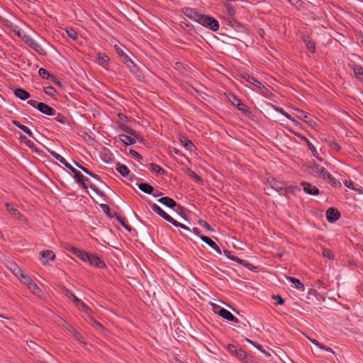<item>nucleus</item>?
<instances>
[{"instance_id":"1","label":"nucleus","mask_w":363,"mask_h":363,"mask_svg":"<svg viewBox=\"0 0 363 363\" xmlns=\"http://www.w3.org/2000/svg\"><path fill=\"white\" fill-rule=\"evenodd\" d=\"M14 31L26 45H28L35 51L41 55L45 54V51L43 48L38 42H36L31 35V34H35V33L30 28L28 27L27 30L21 28H17L15 29Z\"/></svg>"},{"instance_id":"2","label":"nucleus","mask_w":363,"mask_h":363,"mask_svg":"<svg viewBox=\"0 0 363 363\" xmlns=\"http://www.w3.org/2000/svg\"><path fill=\"white\" fill-rule=\"evenodd\" d=\"M13 274L35 296H41L42 290L33 281V280L26 274H25L19 267L14 265L11 268Z\"/></svg>"},{"instance_id":"3","label":"nucleus","mask_w":363,"mask_h":363,"mask_svg":"<svg viewBox=\"0 0 363 363\" xmlns=\"http://www.w3.org/2000/svg\"><path fill=\"white\" fill-rule=\"evenodd\" d=\"M195 21L201 26H205L213 31H217L220 27L218 21L211 16L197 15Z\"/></svg>"},{"instance_id":"4","label":"nucleus","mask_w":363,"mask_h":363,"mask_svg":"<svg viewBox=\"0 0 363 363\" xmlns=\"http://www.w3.org/2000/svg\"><path fill=\"white\" fill-rule=\"evenodd\" d=\"M311 173L314 177L322 178L323 179L330 181L333 179V177L323 167L318 164H314L311 167Z\"/></svg>"},{"instance_id":"5","label":"nucleus","mask_w":363,"mask_h":363,"mask_svg":"<svg viewBox=\"0 0 363 363\" xmlns=\"http://www.w3.org/2000/svg\"><path fill=\"white\" fill-rule=\"evenodd\" d=\"M66 249L67 251L72 252L73 255L79 258L82 262H87V259H89V253L86 252L79 250L72 245H68Z\"/></svg>"},{"instance_id":"6","label":"nucleus","mask_w":363,"mask_h":363,"mask_svg":"<svg viewBox=\"0 0 363 363\" xmlns=\"http://www.w3.org/2000/svg\"><path fill=\"white\" fill-rule=\"evenodd\" d=\"M241 77L247 82L256 86L259 89H265V86L254 77L247 73H242Z\"/></svg>"},{"instance_id":"7","label":"nucleus","mask_w":363,"mask_h":363,"mask_svg":"<svg viewBox=\"0 0 363 363\" xmlns=\"http://www.w3.org/2000/svg\"><path fill=\"white\" fill-rule=\"evenodd\" d=\"M216 308L218 309V311H216L220 316H221L223 318L229 320L233 321L235 323H238V320L237 318H235L229 311L223 308L218 306H216Z\"/></svg>"},{"instance_id":"8","label":"nucleus","mask_w":363,"mask_h":363,"mask_svg":"<svg viewBox=\"0 0 363 363\" xmlns=\"http://www.w3.org/2000/svg\"><path fill=\"white\" fill-rule=\"evenodd\" d=\"M89 259H87V262L90 265L96 267L99 269H102L106 267L105 263L96 255L93 254H89Z\"/></svg>"},{"instance_id":"9","label":"nucleus","mask_w":363,"mask_h":363,"mask_svg":"<svg viewBox=\"0 0 363 363\" xmlns=\"http://www.w3.org/2000/svg\"><path fill=\"white\" fill-rule=\"evenodd\" d=\"M150 207L152 211L160 215L162 218H163L164 220L169 222L170 223L174 220L173 218H172L169 214L164 211L162 208H160L158 205L153 203L150 206Z\"/></svg>"},{"instance_id":"10","label":"nucleus","mask_w":363,"mask_h":363,"mask_svg":"<svg viewBox=\"0 0 363 363\" xmlns=\"http://www.w3.org/2000/svg\"><path fill=\"white\" fill-rule=\"evenodd\" d=\"M340 214L338 211L330 208L326 211V218L330 223H334L339 219Z\"/></svg>"},{"instance_id":"11","label":"nucleus","mask_w":363,"mask_h":363,"mask_svg":"<svg viewBox=\"0 0 363 363\" xmlns=\"http://www.w3.org/2000/svg\"><path fill=\"white\" fill-rule=\"evenodd\" d=\"M301 186H303V191L308 194L315 196L319 194L318 189L309 183L302 182Z\"/></svg>"},{"instance_id":"12","label":"nucleus","mask_w":363,"mask_h":363,"mask_svg":"<svg viewBox=\"0 0 363 363\" xmlns=\"http://www.w3.org/2000/svg\"><path fill=\"white\" fill-rule=\"evenodd\" d=\"M38 110L48 116H54L55 113L52 108L43 102L39 103Z\"/></svg>"},{"instance_id":"13","label":"nucleus","mask_w":363,"mask_h":363,"mask_svg":"<svg viewBox=\"0 0 363 363\" xmlns=\"http://www.w3.org/2000/svg\"><path fill=\"white\" fill-rule=\"evenodd\" d=\"M200 238L203 242H204L208 246H210L212 249L216 250L218 254H220V255L221 254V250H220V247H218V245L211 238H209L208 237L205 236V235H201L200 237Z\"/></svg>"},{"instance_id":"14","label":"nucleus","mask_w":363,"mask_h":363,"mask_svg":"<svg viewBox=\"0 0 363 363\" xmlns=\"http://www.w3.org/2000/svg\"><path fill=\"white\" fill-rule=\"evenodd\" d=\"M119 140L125 145H131L136 143L135 138L126 134H120L118 135Z\"/></svg>"},{"instance_id":"15","label":"nucleus","mask_w":363,"mask_h":363,"mask_svg":"<svg viewBox=\"0 0 363 363\" xmlns=\"http://www.w3.org/2000/svg\"><path fill=\"white\" fill-rule=\"evenodd\" d=\"M230 100L231 101L232 104H233L238 108V110L243 113L247 112V108L246 105L242 103L235 96L233 95Z\"/></svg>"},{"instance_id":"16","label":"nucleus","mask_w":363,"mask_h":363,"mask_svg":"<svg viewBox=\"0 0 363 363\" xmlns=\"http://www.w3.org/2000/svg\"><path fill=\"white\" fill-rule=\"evenodd\" d=\"M40 255L42 258L45 259V260L43 261V264H46L48 261L54 260L55 258V255L52 250L41 251Z\"/></svg>"},{"instance_id":"17","label":"nucleus","mask_w":363,"mask_h":363,"mask_svg":"<svg viewBox=\"0 0 363 363\" xmlns=\"http://www.w3.org/2000/svg\"><path fill=\"white\" fill-rule=\"evenodd\" d=\"M286 279L293 284V286L295 289L301 291H303L305 290L304 285L298 279L292 277H286Z\"/></svg>"},{"instance_id":"18","label":"nucleus","mask_w":363,"mask_h":363,"mask_svg":"<svg viewBox=\"0 0 363 363\" xmlns=\"http://www.w3.org/2000/svg\"><path fill=\"white\" fill-rule=\"evenodd\" d=\"M6 207L7 211L12 215L14 218L21 219V214L16 207L11 203H6Z\"/></svg>"},{"instance_id":"19","label":"nucleus","mask_w":363,"mask_h":363,"mask_svg":"<svg viewBox=\"0 0 363 363\" xmlns=\"http://www.w3.org/2000/svg\"><path fill=\"white\" fill-rule=\"evenodd\" d=\"M180 142L182 144L183 147L189 152H193L194 150V145L192 142L185 137L180 138Z\"/></svg>"},{"instance_id":"20","label":"nucleus","mask_w":363,"mask_h":363,"mask_svg":"<svg viewBox=\"0 0 363 363\" xmlns=\"http://www.w3.org/2000/svg\"><path fill=\"white\" fill-rule=\"evenodd\" d=\"M158 201L169 208H173L177 206V203L172 199L167 196L159 199Z\"/></svg>"},{"instance_id":"21","label":"nucleus","mask_w":363,"mask_h":363,"mask_svg":"<svg viewBox=\"0 0 363 363\" xmlns=\"http://www.w3.org/2000/svg\"><path fill=\"white\" fill-rule=\"evenodd\" d=\"M295 111L297 113L296 117L298 119L303 120L308 123H311L312 120H311V116L309 114H308L307 113H306L300 109H295Z\"/></svg>"},{"instance_id":"22","label":"nucleus","mask_w":363,"mask_h":363,"mask_svg":"<svg viewBox=\"0 0 363 363\" xmlns=\"http://www.w3.org/2000/svg\"><path fill=\"white\" fill-rule=\"evenodd\" d=\"M274 109H275V111L277 112L282 114L286 118H287L289 120L292 121L294 125H300L299 122H298L296 120H295L290 114L286 113L282 108L276 107Z\"/></svg>"},{"instance_id":"23","label":"nucleus","mask_w":363,"mask_h":363,"mask_svg":"<svg viewBox=\"0 0 363 363\" xmlns=\"http://www.w3.org/2000/svg\"><path fill=\"white\" fill-rule=\"evenodd\" d=\"M352 70L357 77V78L362 81L363 80V67L359 65H354L352 66Z\"/></svg>"},{"instance_id":"24","label":"nucleus","mask_w":363,"mask_h":363,"mask_svg":"<svg viewBox=\"0 0 363 363\" xmlns=\"http://www.w3.org/2000/svg\"><path fill=\"white\" fill-rule=\"evenodd\" d=\"M303 41L307 47V48L310 50L311 52H315V42L310 38V37H304Z\"/></svg>"},{"instance_id":"25","label":"nucleus","mask_w":363,"mask_h":363,"mask_svg":"<svg viewBox=\"0 0 363 363\" xmlns=\"http://www.w3.org/2000/svg\"><path fill=\"white\" fill-rule=\"evenodd\" d=\"M116 170L123 177H128L130 174V170L128 168L123 164H117Z\"/></svg>"},{"instance_id":"26","label":"nucleus","mask_w":363,"mask_h":363,"mask_svg":"<svg viewBox=\"0 0 363 363\" xmlns=\"http://www.w3.org/2000/svg\"><path fill=\"white\" fill-rule=\"evenodd\" d=\"M15 95H16V96H17L18 98H19L22 100H26V99H28L30 96V94L28 91H26V90L22 89H16Z\"/></svg>"},{"instance_id":"27","label":"nucleus","mask_w":363,"mask_h":363,"mask_svg":"<svg viewBox=\"0 0 363 363\" xmlns=\"http://www.w3.org/2000/svg\"><path fill=\"white\" fill-rule=\"evenodd\" d=\"M138 186L140 190L148 194H152L153 191V187L147 183H140Z\"/></svg>"},{"instance_id":"28","label":"nucleus","mask_w":363,"mask_h":363,"mask_svg":"<svg viewBox=\"0 0 363 363\" xmlns=\"http://www.w3.org/2000/svg\"><path fill=\"white\" fill-rule=\"evenodd\" d=\"M149 169L152 173L157 174H163L164 172V169L160 166L154 163L150 164Z\"/></svg>"},{"instance_id":"29","label":"nucleus","mask_w":363,"mask_h":363,"mask_svg":"<svg viewBox=\"0 0 363 363\" xmlns=\"http://www.w3.org/2000/svg\"><path fill=\"white\" fill-rule=\"evenodd\" d=\"M343 183L347 188L357 191L359 193H362L361 189L357 188L352 180H345L343 182Z\"/></svg>"},{"instance_id":"30","label":"nucleus","mask_w":363,"mask_h":363,"mask_svg":"<svg viewBox=\"0 0 363 363\" xmlns=\"http://www.w3.org/2000/svg\"><path fill=\"white\" fill-rule=\"evenodd\" d=\"M67 296L71 298L74 302H75L79 307L86 308L85 304L82 303L75 295H74L72 292H67Z\"/></svg>"},{"instance_id":"31","label":"nucleus","mask_w":363,"mask_h":363,"mask_svg":"<svg viewBox=\"0 0 363 363\" xmlns=\"http://www.w3.org/2000/svg\"><path fill=\"white\" fill-rule=\"evenodd\" d=\"M123 130H125L128 135H131L132 137H134L135 138V140H140V136L139 134H138L135 130H133V129L127 127V126H124V128H123Z\"/></svg>"},{"instance_id":"32","label":"nucleus","mask_w":363,"mask_h":363,"mask_svg":"<svg viewBox=\"0 0 363 363\" xmlns=\"http://www.w3.org/2000/svg\"><path fill=\"white\" fill-rule=\"evenodd\" d=\"M67 35L72 40H77L78 38L77 32L72 28H67L66 29Z\"/></svg>"},{"instance_id":"33","label":"nucleus","mask_w":363,"mask_h":363,"mask_svg":"<svg viewBox=\"0 0 363 363\" xmlns=\"http://www.w3.org/2000/svg\"><path fill=\"white\" fill-rule=\"evenodd\" d=\"M98 60H99V63L100 65H104L107 64L108 62L109 61V57L105 54L99 53L98 54Z\"/></svg>"},{"instance_id":"34","label":"nucleus","mask_w":363,"mask_h":363,"mask_svg":"<svg viewBox=\"0 0 363 363\" xmlns=\"http://www.w3.org/2000/svg\"><path fill=\"white\" fill-rule=\"evenodd\" d=\"M131 72L136 76V77L139 80H143L144 79V74L140 70L139 67L135 65V67H133Z\"/></svg>"},{"instance_id":"35","label":"nucleus","mask_w":363,"mask_h":363,"mask_svg":"<svg viewBox=\"0 0 363 363\" xmlns=\"http://www.w3.org/2000/svg\"><path fill=\"white\" fill-rule=\"evenodd\" d=\"M303 139H304L306 141H307L308 145V148L311 150V152H312L313 155L315 157H316L317 159L321 160V159H320L319 157H318V151L315 149V147L306 138L303 137Z\"/></svg>"},{"instance_id":"36","label":"nucleus","mask_w":363,"mask_h":363,"mask_svg":"<svg viewBox=\"0 0 363 363\" xmlns=\"http://www.w3.org/2000/svg\"><path fill=\"white\" fill-rule=\"evenodd\" d=\"M74 179L78 183H84L86 181H88L87 177H84L83 174H82L79 172H78L74 176Z\"/></svg>"},{"instance_id":"37","label":"nucleus","mask_w":363,"mask_h":363,"mask_svg":"<svg viewBox=\"0 0 363 363\" xmlns=\"http://www.w3.org/2000/svg\"><path fill=\"white\" fill-rule=\"evenodd\" d=\"M50 154L52 155V156L55 158L57 161H59L60 163H62V164H64L65 163H66V160L62 157L60 155H59L58 153H57L55 151H51L50 152Z\"/></svg>"},{"instance_id":"38","label":"nucleus","mask_w":363,"mask_h":363,"mask_svg":"<svg viewBox=\"0 0 363 363\" xmlns=\"http://www.w3.org/2000/svg\"><path fill=\"white\" fill-rule=\"evenodd\" d=\"M235 353L240 359H245L247 357V353L243 350H237Z\"/></svg>"},{"instance_id":"39","label":"nucleus","mask_w":363,"mask_h":363,"mask_svg":"<svg viewBox=\"0 0 363 363\" xmlns=\"http://www.w3.org/2000/svg\"><path fill=\"white\" fill-rule=\"evenodd\" d=\"M171 223H172L173 225H174L175 227H179V228H182V229H184V230H185L190 231V228H189L188 226H186V225H184V224L181 223H179V222L177 221V220H174V219L172 220V222Z\"/></svg>"},{"instance_id":"40","label":"nucleus","mask_w":363,"mask_h":363,"mask_svg":"<svg viewBox=\"0 0 363 363\" xmlns=\"http://www.w3.org/2000/svg\"><path fill=\"white\" fill-rule=\"evenodd\" d=\"M38 74L43 79H48L50 77L49 72H48L47 69H45L44 68L39 69Z\"/></svg>"},{"instance_id":"41","label":"nucleus","mask_w":363,"mask_h":363,"mask_svg":"<svg viewBox=\"0 0 363 363\" xmlns=\"http://www.w3.org/2000/svg\"><path fill=\"white\" fill-rule=\"evenodd\" d=\"M322 254L324 257H326L329 259H333V254L331 250L328 249H323Z\"/></svg>"},{"instance_id":"42","label":"nucleus","mask_w":363,"mask_h":363,"mask_svg":"<svg viewBox=\"0 0 363 363\" xmlns=\"http://www.w3.org/2000/svg\"><path fill=\"white\" fill-rule=\"evenodd\" d=\"M55 120L62 124H65L67 121L66 118L60 113H57V115L55 117Z\"/></svg>"},{"instance_id":"43","label":"nucleus","mask_w":363,"mask_h":363,"mask_svg":"<svg viewBox=\"0 0 363 363\" xmlns=\"http://www.w3.org/2000/svg\"><path fill=\"white\" fill-rule=\"evenodd\" d=\"M189 175L198 183H201L202 179L201 178L197 175L194 172L190 171Z\"/></svg>"},{"instance_id":"44","label":"nucleus","mask_w":363,"mask_h":363,"mask_svg":"<svg viewBox=\"0 0 363 363\" xmlns=\"http://www.w3.org/2000/svg\"><path fill=\"white\" fill-rule=\"evenodd\" d=\"M20 129L22 130L26 134H28L30 137L33 138L32 131L27 126L21 125V127H20Z\"/></svg>"},{"instance_id":"45","label":"nucleus","mask_w":363,"mask_h":363,"mask_svg":"<svg viewBox=\"0 0 363 363\" xmlns=\"http://www.w3.org/2000/svg\"><path fill=\"white\" fill-rule=\"evenodd\" d=\"M246 340L247 342H249L250 345H252V346L256 347L257 350H259V351H261L263 353H265V352L262 350V347L259 345H257V343L254 342L253 341H252L250 339H246Z\"/></svg>"},{"instance_id":"46","label":"nucleus","mask_w":363,"mask_h":363,"mask_svg":"<svg viewBox=\"0 0 363 363\" xmlns=\"http://www.w3.org/2000/svg\"><path fill=\"white\" fill-rule=\"evenodd\" d=\"M130 153L131 155L135 157L138 161L143 159L142 156L135 150H130Z\"/></svg>"},{"instance_id":"47","label":"nucleus","mask_w":363,"mask_h":363,"mask_svg":"<svg viewBox=\"0 0 363 363\" xmlns=\"http://www.w3.org/2000/svg\"><path fill=\"white\" fill-rule=\"evenodd\" d=\"M64 165L74 174V176L79 172L75 168H74L71 164H69L67 161L66 163L64 164Z\"/></svg>"},{"instance_id":"48","label":"nucleus","mask_w":363,"mask_h":363,"mask_svg":"<svg viewBox=\"0 0 363 363\" xmlns=\"http://www.w3.org/2000/svg\"><path fill=\"white\" fill-rule=\"evenodd\" d=\"M126 66L130 69V71L133 69V67H135V64L128 57L126 58L125 61Z\"/></svg>"},{"instance_id":"49","label":"nucleus","mask_w":363,"mask_h":363,"mask_svg":"<svg viewBox=\"0 0 363 363\" xmlns=\"http://www.w3.org/2000/svg\"><path fill=\"white\" fill-rule=\"evenodd\" d=\"M115 48H116V52L118 54V55L125 56V57L128 58V56L125 54V52L122 48L117 47L116 45L115 46Z\"/></svg>"},{"instance_id":"50","label":"nucleus","mask_w":363,"mask_h":363,"mask_svg":"<svg viewBox=\"0 0 363 363\" xmlns=\"http://www.w3.org/2000/svg\"><path fill=\"white\" fill-rule=\"evenodd\" d=\"M40 102L35 101V100H29L28 101V104H29L30 106H32L33 107H35V108H38V104H39Z\"/></svg>"},{"instance_id":"51","label":"nucleus","mask_w":363,"mask_h":363,"mask_svg":"<svg viewBox=\"0 0 363 363\" xmlns=\"http://www.w3.org/2000/svg\"><path fill=\"white\" fill-rule=\"evenodd\" d=\"M82 171H83L84 172H85L86 174H89V176H91V177H94V178H95V179H98V177H98L97 175H96V174H94L91 173V172L88 169H86V168H85V169H82Z\"/></svg>"},{"instance_id":"52","label":"nucleus","mask_w":363,"mask_h":363,"mask_svg":"<svg viewBox=\"0 0 363 363\" xmlns=\"http://www.w3.org/2000/svg\"><path fill=\"white\" fill-rule=\"evenodd\" d=\"M228 350L230 352H235V351L237 350V348L236 347L233 345V344H229L228 345Z\"/></svg>"},{"instance_id":"53","label":"nucleus","mask_w":363,"mask_h":363,"mask_svg":"<svg viewBox=\"0 0 363 363\" xmlns=\"http://www.w3.org/2000/svg\"><path fill=\"white\" fill-rule=\"evenodd\" d=\"M308 339L310 340L311 343H313L314 345L317 346L318 348L320 347L321 344H320L317 340L315 339H312L309 337H308Z\"/></svg>"},{"instance_id":"54","label":"nucleus","mask_w":363,"mask_h":363,"mask_svg":"<svg viewBox=\"0 0 363 363\" xmlns=\"http://www.w3.org/2000/svg\"><path fill=\"white\" fill-rule=\"evenodd\" d=\"M320 350H325V351H327L328 352H331V353H334V351L330 348V347H327L323 345H320V347H319Z\"/></svg>"},{"instance_id":"55","label":"nucleus","mask_w":363,"mask_h":363,"mask_svg":"<svg viewBox=\"0 0 363 363\" xmlns=\"http://www.w3.org/2000/svg\"><path fill=\"white\" fill-rule=\"evenodd\" d=\"M227 8H228V14L230 16H233L235 14L234 9L232 7L229 6H227Z\"/></svg>"},{"instance_id":"56","label":"nucleus","mask_w":363,"mask_h":363,"mask_svg":"<svg viewBox=\"0 0 363 363\" xmlns=\"http://www.w3.org/2000/svg\"><path fill=\"white\" fill-rule=\"evenodd\" d=\"M203 226L205 228H206L207 230H212V229H211V225H210L208 223H207L206 222H204V223H203Z\"/></svg>"},{"instance_id":"57","label":"nucleus","mask_w":363,"mask_h":363,"mask_svg":"<svg viewBox=\"0 0 363 363\" xmlns=\"http://www.w3.org/2000/svg\"><path fill=\"white\" fill-rule=\"evenodd\" d=\"M51 91H55V89L52 86H49L47 88L46 93L47 94H51Z\"/></svg>"},{"instance_id":"58","label":"nucleus","mask_w":363,"mask_h":363,"mask_svg":"<svg viewBox=\"0 0 363 363\" xmlns=\"http://www.w3.org/2000/svg\"><path fill=\"white\" fill-rule=\"evenodd\" d=\"M13 124L19 128L21 127V125H23L20 122L16 121H13Z\"/></svg>"},{"instance_id":"59","label":"nucleus","mask_w":363,"mask_h":363,"mask_svg":"<svg viewBox=\"0 0 363 363\" xmlns=\"http://www.w3.org/2000/svg\"><path fill=\"white\" fill-rule=\"evenodd\" d=\"M118 117H119L121 119H122V120H126V118H126V116H124L123 114H122V113H119V114H118Z\"/></svg>"},{"instance_id":"60","label":"nucleus","mask_w":363,"mask_h":363,"mask_svg":"<svg viewBox=\"0 0 363 363\" xmlns=\"http://www.w3.org/2000/svg\"><path fill=\"white\" fill-rule=\"evenodd\" d=\"M283 303H284V300L280 296H279V301H278L277 304L281 305Z\"/></svg>"},{"instance_id":"61","label":"nucleus","mask_w":363,"mask_h":363,"mask_svg":"<svg viewBox=\"0 0 363 363\" xmlns=\"http://www.w3.org/2000/svg\"><path fill=\"white\" fill-rule=\"evenodd\" d=\"M290 4H296V3H298V0H288Z\"/></svg>"},{"instance_id":"62","label":"nucleus","mask_w":363,"mask_h":363,"mask_svg":"<svg viewBox=\"0 0 363 363\" xmlns=\"http://www.w3.org/2000/svg\"><path fill=\"white\" fill-rule=\"evenodd\" d=\"M172 152H174V153H175V154H177V155H179V151L178 150L175 149V148H174V149L172 150Z\"/></svg>"},{"instance_id":"63","label":"nucleus","mask_w":363,"mask_h":363,"mask_svg":"<svg viewBox=\"0 0 363 363\" xmlns=\"http://www.w3.org/2000/svg\"><path fill=\"white\" fill-rule=\"evenodd\" d=\"M75 164L79 167L82 170V169H85V167H82V165L79 164L78 163L75 162Z\"/></svg>"},{"instance_id":"64","label":"nucleus","mask_w":363,"mask_h":363,"mask_svg":"<svg viewBox=\"0 0 363 363\" xmlns=\"http://www.w3.org/2000/svg\"><path fill=\"white\" fill-rule=\"evenodd\" d=\"M328 181H329L331 184H335V183H336V180H335V179L334 177H333V179H332V181H330V180H328Z\"/></svg>"}]
</instances>
